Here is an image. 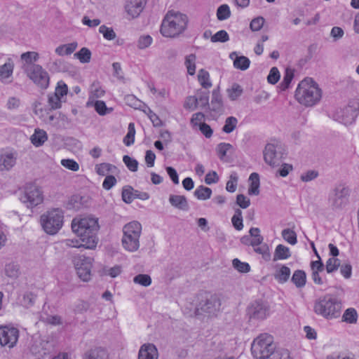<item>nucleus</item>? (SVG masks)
<instances>
[{
	"label": "nucleus",
	"instance_id": "obj_1",
	"mask_svg": "<svg viewBox=\"0 0 359 359\" xmlns=\"http://www.w3.org/2000/svg\"><path fill=\"white\" fill-rule=\"evenodd\" d=\"M72 229L83 243L84 248L93 250L96 248L100 230L97 217L89 215L75 217L72 222Z\"/></svg>",
	"mask_w": 359,
	"mask_h": 359
},
{
	"label": "nucleus",
	"instance_id": "obj_2",
	"mask_svg": "<svg viewBox=\"0 0 359 359\" xmlns=\"http://www.w3.org/2000/svg\"><path fill=\"white\" fill-rule=\"evenodd\" d=\"M294 97L300 104L313 107L320 102L322 90L312 78L306 77L298 84L294 92Z\"/></svg>",
	"mask_w": 359,
	"mask_h": 359
},
{
	"label": "nucleus",
	"instance_id": "obj_3",
	"mask_svg": "<svg viewBox=\"0 0 359 359\" xmlns=\"http://www.w3.org/2000/svg\"><path fill=\"white\" fill-rule=\"evenodd\" d=\"M187 22L188 18L186 15L170 11L162 21L160 32L165 37L174 38L184 32Z\"/></svg>",
	"mask_w": 359,
	"mask_h": 359
},
{
	"label": "nucleus",
	"instance_id": "obj_4",
	"mask_svg": "<svg viewBox=\"0 0 359 359\" xmlns=\"http://www.w3.org/2000/svg\"><path fill=\"white\" fill-rule=\"evenodd\" d=\"M313 311L328 320L337 318L341 314V303L332 295L325 294L315 302Z\"/></svg>",
	"mask_w": 359,
	"mask_h": 359
},
{
	"label": "nucleus",
	"instance_id": "obj_5",
	"mask_svg": "<svg viewBox=\"0 0 359 359\" xmlns=\"http://www.w3.org/2000/svg\"><path fill=\"white\" fill-rule=\"evenodd\" d=\"M276 345L272 335L262 333L251 344V353L255 359H267L274 353Z\"/></svg>",
	"mask_w": 359,
	"mask_h": 359
},
{
	"label": "nucleus",
	"instance_id": "obj_6",
	"mask_svg": "<svg viewBox=\"0 0 359 359\" xmlns=\"http://www.w3.org/2000/svg\"><path fill=\"white\" fill-rule=\"evenodd\" d=\"M40 223L46 233L55 235L63 226L64 212L60 208L49 210L41 215Z\"/></svg>",
	"mask_w": 359,
	"mask_h": 359
},
{
	"label": "nucleus",
	"instance_id": "obj_7",
	"mask_svg": "<svg viewBox=\"0 0 359 359\" xmlns=\"http://www.w3.org/2000/svg\"><path fill=\"white\" fill-rule=\"evenodd\" d=\"M122 245L128 252H135L140 247L142 225L137 221L126 224L123 228Z\"/></svg>",
	"mask_w": 359,
	"mask_h": 359
},
{
	"label": "nucleus",
	"instance_id": "obj_8",
	"mask_svg": "<svg viewBox=\"0 0 359 359\" xmlns=\"http://www.w3.org/2000/svg\"><path fill=\"white\" fill-rule=\"evenodd\" d=\"M20 200L28 208H34L43 203V192L35 184L29 183L22 189Z\"/></svg>",
	"mask_w": 359,
	"mask_h": 359
},
{
	"label": "nucleus",
	"instance_id": "obj_9",
	"mask_svg": "<svg viewBox=\"0 0 359 359\" xmlns=\"http://www.w3.org/2000/svg\"><path fill=\"white\" fill-rule=\"evenodd\" d=\"M93 259L90 257L79 256L74 260L76 273L83 281H88L91 277Z\"/></svg>",
	"mask_w": 359,
	"mask_h": 359
},
{
	"label": "nucleus",
	"instance_id": "obj_10",
	"mask_svg": "<svg viewBox=\"0 0 359 359\" xmlns=\"http://www.w3.org/2000/svg\"><path fill=\"white\" fill-rule=\"evenodd\" d=\"M19 338V330L8 326H0V344L8 348L14 347Z\"/></svg>",
	"mask_w": 359,
	"mask_h": 359
},
{
	"label": "nucleus",
	"instance_id": "obj_11",
	"mask_svg": "<svg viewBox=\"0 0 359 359\" xmlns=\"http://www.w3.org/2000/svg\"><path fill=\"white\" fill-rule=\"evenodd\" d=\"M27 74L39 87L46 89L49 85V76L43 69H29Z\"/></svg>",
	"mask_w": 359,
	"mask_h": 359
},
{
	"label": "nucleus",
	"instance_id": "obj_12",
	"mask_svg": "<svg viewBox=\"0 0 359 359\" xmlns=\"http://www.w3.org/2000/svg\"><path fill=\"white\" fill-rule=\"evenodd\" d=\"M269 308L262 301H255L248 308L250 318L263 320L269 315Z\"/></svg>",
	"mask_w": 359,
	"mask_h": 359
},
{
	"label": "nucleus",
	"instance_id": "obj_13",
	"mask_svg": "<svg viewBox=\"0 0 359 359\" xmlns=\"http://www.w3.org/2000/svg\"><path fill=\"white\" fill-rule=\"evenodd\" d=\"M146 2V0H126V11L132 18H137L142 12Z\"/></svg>",
	"mask_w": 359,
	"mask_h": 359
},
{
	"label": "nucleus",
	"instance_id": "obj_14",
	"mask_svg": "<svg viewBox=\"0 0 359 359\" xmlns=\"http://www.w3.org/2000/svg\"><path fill=\"white\" fill-rule=\"evenodd\" d=\"M291 275L290 269L285 264H278L275 266L273 274L274 279L280 284H284L288 281Z\"/></svg>",
	"mask_w": 359,
	"mask_h": 359
},
{
	"label": "nucleus",
	"instance_id": "obj_15",
	"mask_svg": "<svg viewBox=\"0 0 359 359\" xmlns=\"http://www.w3.org/2000/svg\"><path fill=\"white\" fill-rule=\"evenodd\" d=\"M158 351L153 344H144L140 349L138 359H157Z\"/></svg>",
	"mask_w": 359,
	"mask_h": 359
},
{
	"label": "nucleus",
	"instance_id": "obj_16",
	"mask_svg": "<svg viewBox=\"0 0 359 359\" xmlns=\"http://www.w3.org/2000/svg\"><path fill=\"white\" fill-rule=\"evenodd\" d=\"M224 107L223 100L222 94L220 93L219 88L214 89L212 93V100L210 103V110L220 113L222 111Z\"/></svg>",
	"mask_w": 359,
	"mask_h": 359
},
{
	"label": "nucleus",
	"instance_id": "obj_17",
	"mask_svg": "<svg viewBox=\"0 0 359 359\" xmlns=\"http://www.w3.org/2000/svg\"><path fill=\"white\" fill-rule=\"evenodd\" d=\"M83 359H109V355L106 349L96 347L86 351Z\"/></svg>",
	"mask_w": 359,
	"mask_h": 359
},
{
	"label": "nucleus",
	"instance_id": "obj_18",
	"mask_svg": "<svg viewBox=\"0 0 359 359\" xmlns=\"http://www.w3.org/2000/svg\"><path fill=\"white\" fill-rule=\"evenodd\" d=\"M264 158L266 163L274 166L278 163L276 146L273 144H267L264 151Z\"/></svg>",
	"mask_w": 359,
	"mask_h": 359
},
{
	"label": "nucleus",
	"instance_id": "obj_19",
	"mask_svg": "<svg viewBox=\"0 0 359 359\" xmlns=\"http://www.w3.org/2000/svg\"><path fill=\"white\" fill-rule=\"evenodd\" d=\"M249 188L248 193L249 195H258L259 194L260 180L259 176L257 172H252L249 177Z\"/></svg>",
	"mask_w": 359,
	"mask_h": 359
},
{
	"label": "nucleus",
	"instance_id": "obj_20",
	"mask_svg": "<svg viewBox=\"0 0 359 359\" xmlns=\"http://www.w3.org/2000/svg\"><path fill=\"white\" fill-rule=\"evenodd\" d=\"M95 172L98 175L107 176L110 173H115L117 170V168L109 163H101L95 165Z\"/></svg>",
	"mask_w": 359,
	"mask_h": 359
},
{
	"label": "nucleus",
	"instance_id": "obj_21",
	"mask_svg": "<svg viewBox=\"0 0 359 359\" xmlns=\"http://www.w3.org/2000/svg\"><path fill=\"white\" fill-rule=\"evenodd\" d=\"M294 76V69H285L283 81L278 86L279 91H285L289 88Z\"/></svg>",
	"mask_w": 359,
	"mask_h": 359
},
{
	"label": "nucleus",
	"instance_id": "obj_22",
	"mask_svg": "<svg viewBox=\"0 0 359 359\" xmlns=\"http://www.w3.org/2000/svg\"><path fill=\"white\" fill-rule=\"evenodd\" d=\"M291 257L290 248L282 244H279L276 247L273 261L285 260Z\"/></svg>",
	"mask_w": 359,
	"mask_h": 359
},
{
	"label": "nucleus",
	"instance_id": "obj_23",
	"mask_svg": "<svg viewBox=\"0 0 359 359\" xmlns=\"http://www.w3.org/2000/svg\"><path fill=\"white\" fill-rule=\"evenodd\" d=\"M47 139L46 132L39 128L35 129L34 134L30 137L31 142L35 147L41 146Z\"/></svg>",
	"mask_w": 359,
	"mask_h": 359
},
{
	"label": "nucleus",
	"instance_id": "obj_24",
	"mask_svg": "<svg viewBox=\"0 0 359 359\" xmlns=\"http://www.w3.org/2000/svg\"><path fill=\"white\" fill-rule=\"evenodd\" d=\"M291 281L298 288L304 287L306 283V275L303 270H296L294 271Z\"/></svg>",
	"mask_w": 359,
	"mask_h": 359
},
{
	"label": "nucleus",
	"instance_id": "obj_25",
	"mask_svg": "<svg viewBox=\"0 0 359 359\" xmlns=\"http://www.w3.org/2000/svg\"><path fill=\"white\" fill-rule=\"evenodd\" d=\"M170 204L180 210H187L188 203L185 196L180 195H170L169 198Z\"/></svg>",
	"mask_w": 359,
	"mask_h": 359
},
{
	"label": "nucleus",
	"instance_id": "obj_26",
	"mask_svg": "<svg viewBox=\"0 0 359 359\" xmlns=\"http://www.w3.org/2000/svg\"><path fill=\"white\" fill-rule=\"evenodd\" d=\"M78 46L77 42L62 44L55 48V53L60 56L71 55L76 49Z\"/></svg>",
	"mask_w": 359,
	"mask_h": 359
},
{
	"label": "nucleus",
	"instance_id": "obj_27",
	"mask_svg": "<svg viewBox=\"0 0 359 359\" xmlns=\"http://www.w3.org/2000/svg\"><path fill=\"white\" fill-rule=\"evenodd\" d=\"M39 59V55L34 51H28L23 53L20 55V60L23 62V65L32 66Z\"/></svg>",
	"mask_w": 359,
	"mask_h": 359
},
{
	"label": "nucleus",
	"instance_id": "obj_28",
	"mask_svg": "<svg viewBox=\"0 0 359 359\" xmlns=\"http://www.w3.org/2000/svg\"><path fill=\"white\" fill-rule=\"evenodd\" d=\"M229 57L233 60L234 67H249L250 61L245 56H238L236 52L230 54Z\"/></svg>",
	"mask_w": 359,
	"mask_h": 359
},
{
	"label": "nucleus",
	"instance_id": "obj_29",
	"mask_svg": "<svg viewBox=\"0 0 359 359\" xmlns=\"http://www.w3.org/2000/svg\"><path fill=\"white\" fill-rule=\"evenodd\" d=\"M198 80L201 86L205 89H209L212 84L210 79L209 73L204 69H201L198 74Z\"/></svg>",
	"mask_w": 359,
	"mask_h": 359
},
{
	"label": "nucleus",
	"instance_id": "obj_30",
	"mask_svg": "<svg viewBox=\"0 0 359 359\" xmlns=\"http://www.w3.org/2000/svg\"><path fill=\"white\" fill-rule=\"evenodd\" d=\"M0 161L2 162V165L6 170L12 168L15 163V157L11 152H6L1 154Z\"/></svg>",
	"mask_w": 359,
	"mask_h": 359
},
{
	"label": "nucleus",
	"instance_id": "obj_31",
	"mask_svg": "<svg viewBox=\"0 0 359 359\" xmlns=\"http://www.w3.org/2000/svg\"><path fill=\"white\" fill-rule=\"evenodd\" d=\"M212 190L209 187L204 186H199L194 191V196L198 200H207L211 197Z\"/></svg>",
	"mask_w": 359,
	"mask_h": 359
},
{
	"label": "nucleus",
	"instance_id": "obj_32",
	"mask_svg": "<svg viewBox=\"0 0 359 359\" xmlns=\"http://www.w3.org/2000/svg\"><path fill=\"white\" fill-rule=\"evenodd\" d=\"M135 128L134 123H130L128 127V133L123 138V143L126 146L130 147L135 142Z\"/></svg>",
	"mask_w": 359,
	"mask_h": 359
},
{
	"label": "nucleus",
	"instance_id": "obj_33",
	"mask_svg": "<svg viewBox=\"0 0 359 359\" xmlns=\"http://www.w3.org/2000/svg\"><path fill=\"white\" fill-rule=\"evenodd\" d=\"M342 319L347 323H355L358 319L356 310L353 308L347 309L343 314Z\"/></svg>",
	"mask_w": 359,
	"mask_h": 359
},
{
	"label": "nucleus",
	"instance_id": "obj_34",
	"mask_svg": "<svg viewBox=\"0 0 359 359\" xmlns=\"http://www.w3.org/2000/svg\"><path fill=\"white\" fill-rule=\"evenodd\" d=\"M205 115L201 112H197L192 115L190 124L193 128H199L202 124L205 123Z\"/></svg>",
	"mask_w": 359,
	"mask_h": 359
},
{
	"label": "nucleus",
	"instance_id": "obj_35",
	"mask_svg": "<svg viewBox=\"0 0 359 359\" xmlns=\"http://www.w3.org/2000/svg\"><path fill=\"white\" fill-rule=\"evenodd\" d=\"M231 222L233 227L238 230L241 231L243 228V216L242 211L240 209H236L235 210V213L231 218Z\"/></svg>",
	"mask_w": 359,
	"mask_h": 359
},
{
	"label": "nucleus",
	"instance_id": "obj_36",
	"mask_svg": "<svg viewBox=\"0 0 359 359\" xmlns=\"http://www.w3.org/2000/svg\"><path fill=\"white\" fill-rule=\"evenodd\" d=\"M228 97L231 100H236L243 93V88L237 83H234L230 88L226 90Z\"/></svg>",
	"mask_w": 359,
	"mask_h": 359
},
{
	"label": "nucleus",
	"instance_id": "obj_37",
	"mask_svg": "<svg viewBox=\"0 0 359 359\" xmlns=\"http://www.w3.org/2000/svg\"><path fill=\"white\" fill-rule=\"evenodd\" d=\"M74 57L79 60L81 63H87L90 60L91 52L88 48L84 47L76 53Z\"/></svg>",
	"mask_w": 359,
	"mask_h": 359
},
{
	"label": "nucleus",
	"instance_id": "obj_38",
	"mask_svg": "<svg viewBox=\"0 0 359 359\" xmlns=\"http://www.w3.org/2000/svg\"><path fill=\"white\" fill-rule=\"evenodd\" d=\"M231 11L227 4H222L217 10V18L219 20H225L230 18Z\"/></svg>",
	"mask_w": 359,
	"mask_h": 359
},
{
	"label": "nucleus",
	"instance_id": "obj_39",
	"mask_svg": "<svg viewBox=\"0 0 359 359\" xmlns=\"http://www.w3.org/2000/svg\"><path fill=\"white\" fill-rule=\"evenodd\" d=\"M99 32L102 34L103 37L109 41L114 40L116 37V34L112 27H107L104 25L99 27Z\"/></svg>",
	"mask_w": 359,
	"mask_h": 359
},
{
	"label": "nucleus",
	"instance_id": "obj_40",
	"mask_svg": "<svg viewBox=\"0 0 359 359\" xmlns=\"http://www.w3.org/2000/svg\"><path fill=\"white\" fill-rule=\"evenodd\" d=\"M94 107L96 112L100 116L106 115L113 111V109L108 108L102 100H97L94 104Z\"/></svg>",
	"mask_w": 359,
	"mask_h": 359
},
{
	"label": "nucleus",
	"instance_id": "obj_41",
	"mask_svg": "<svg viewBox=\"0 0 359 359\" xmlns=\"http://www.w3.org/2000/svg\"><path fill=\"white\" fill-rule=\"evenodd\" d=\"M283 239L290 245H295L297 243L296 233L290 229H284L282 231Z\"/></svg>",
	"mask_w": 359,
	"mask_h": 359
},
{
	"label": "nucleus",
	"instance_id": "obj_42",
	"mask_svg": "<svg viewBox=\"0 0 359 359\" xmlns=\"http://www.w3.org/2000/svg\"><path fill=\"white\" fill-rule=\"evenodd\" d=\"M237 123L238 120L236 118L233 116L228 117L225 121L222 130L226 133H230L236 128Z\"/></svg>",
	"mask_w": 359,
	"mask_h": 359
},
{
	"label": "nucleus",
	"instance_id": "obj_43",
	"mask_svg": "<svg viewBox=\"0 0 359 359\" xmlns=\"http://www.w3.org/2000/svg\"><path fill=\"white\" fill-rule=\"evenodd\" d=\"M340 266V260L337 258L331 257L329 258L325 264L326 271L328 273H332L337 271Z\"/></svg>",
	"mask_w": 359,
	"mask_h": 359
},
{
	"label": "nucleus",
	"instance_id": "obj_44",
	"mask_svg": "<svg viewBox=\"0 0 359 359\" xmlns=\"http://www.w3.org/2000/svg\"><path fill=\"white\" fill-rule=\"evenodd\" d=\"M197 98L198 105L201 108H205L208 106L209 102V93L208 92H203L201 90H197Z\"/></svg>",
	"mask_w": 359,
	"mask_h": 359
},
{
	"label": "nucleus",
	"instance_id": "obj_45",
	"mask_svg": "<svg viewBox=\"0 0 359 359\" xmlns=\"http://www.w3.org/2000/svg\"><path fill=\"white\" fill-rule=\"evenodd\" d=\"M255 251L257 253L262 255V258L265 261H269L271 259V253L269 248L266 244L259 245L254 248Z\"/></svg>",
	"mask_w": 359,
	"mask_h": 359
},
{
	"label": "nucleus",
	"instance_id": "obj_46",
	"mask_svg": "<svg viewBox=\"0 0 359 359\" xmlns=\"http://www.w3.org/2000/svg\"><path fill=\"white\" fill-rule=\"evenodd\" d=\"M61 165L65 168L76 172L79 170V164L74 159L64 158L60 161Z\"/></svg>",
	"mask_w": 359,
	"mask_h": 359
},
{
	"label": "nucleus",
	"instance_id": "obj_47",
	"mask_svg": "<svg viewBox=\"0 0 359 359\" xmlns=\"http://www.w3.org/2000/svg\"><path fill=\"white\" fill-rule=\"evenodd\" d=\"M313 248L314 252L318 259L316 261H312L311 262V269L312 270V272H316V271L321 272L324 269V265H323V262H321L320 257L318 255L317 250H316L314 246H313Z\"/></svg>",
	"mask_w": 359,
	"mask_h": 359
},
{
	"label": "nucleus",
	"instance_id": "obj_48",
	"mask_svg": "<svg viewBox=\"0 0 359 359\" xmlns=\"http://www.w3.org/2000/svg\"><path fill=\"white\" fill-rule=\"evenodd\" d=\"M237 183H238V177L236 173H232L230 177L229 180L226 182V189L227 191L233 193L236 190L237 187Z\"/></svg>",
	"mask_w": 359,
	"mask_h": 359
},
{
	"label": "nucleus",
	"instance_id": "obj_49",
	"mask_svg": "<svg viewBox=\"0 0 359 359\" xmlns=\"http://www.w3.org/2000/svg\"><path fill=\"white\" fill-rule=\"evenodd\" d=\"M123 161L130 171L135 172L137 170L138 162L135 158H133L128 155H125L123 158Z\"/></svg>",
	"mask_w": 359,
	"mask_h": 359
},
{
	"label": "nucleus",
	"instance_id": "obj_50",
	"mask_svg": "<svg viewBox=\"0 0 359 359\" xmlns=\"http://www.w3.org/2000/svg\"><path fill=\"white\" fill-rule=\"evenodd\" d=\"M229 40L228 33L225 30H220L211 37L212 42H226Z\"/></svg>",
	"mask_w": 359,
	"mask_h": 359
},
{
	"label": "nucleus",
	"instance_id": "obj_51",
	"mask_svg": "<svg viewBox=\"0 0 359 359\" xmlns=\"http://www.w3.org/2000/svg\"><path fill=\"white\" fill-rule=\"evenodd\" d=\"M233 266L238 271L241 273H247L250 270V266L248 263L242 262L237 258L233 260Z\"/></svg>",
	"mask_w": 359,
	"mask_h": 359
},
{
	"label": "nucleus",
	"instance_id": "obj_52",
	"mask_svg": "<svg viewBox=\"0 0 359 359\" xmlns=\"http://www.w3.org/2000/svg\"><path fill=\"white\" fill-rule=\"evenodd\" d=\"M68 93L67 85L62 81H60L57 83L54 94L62 99Z\"/></svg>",
	"mask_w": 359,
	"mask_h": 359
},
{
	"label": "nucleus",
	"instance_id": "obj_53",
	"mask_svg": "<svg viewBox=\"0 0 359 359\" xmlns=\"http://www.w3.org/2000/svg\"><path fill=\"white\" fill-rule=\"evenodd\" d=\"M134 283L141 285L144 287H147L151 285V279L149 275L147 274H139L136 276L133 279Z\"/></svg>",
	"mask_w": 359,
	"mask_h": 359
},
{
	"label": "nucleus",
	"instance_id": "obj_54",
	"mask_svg": "<svg viewBox=\"0 0 359 359\" xmlns=\"http://www.w3.org/2000/svg\"><path fill=\"white\" fill-rule=\"evenodd\" d=\"M198 107V98L196 96H188L184 104V107L189 111L195 110Z\"/></svg>",
	"mask_w": 359,
	"mask_h": 359
},
{
	"label": "nucleus",
	"instance_id": "obj_55",
	"mask_svg": "<svg viewBox=\"0 0 359 359\" xmlns=\"http://www.w3.org/2000/svg\"><path fill=\"white\" fill-rule=\"evenodd\" d=\"M153 39L149 35L141 36L137 41V46L140 49L148 48L152 43Z\"/></svg>",
	"mask_w": 359,
	"mask_h": 359
},
{
	"label": "nucleus",
	"instance_id": "obj_56",
	"mask_svg": "<svg viewBox=\"0 0 359 359\" xmlns=\"http://www.w3.org/2000/svg\"><path fill=\"white\" fill-rule=\"evenodd\" d=\"M264 23V18L263 17H257L254 18L250 24V27L253 32H257L260 30Z\"/></svg>",
	"mask_w": 359,
	"mask_h": 359
},
{
	"label": "nucleus",
	"instance_id": "obj_57",
	"mask_svg": "<svg viewBox=\"0 0 359 359\" xmlns=\"http://www.w3.org/2000/svg\"><path fill=\"white\" fill-rule=\"evenodd\" d=\"M5 271L8 276L14 278L18 276L19 268L16 264L10 263L6 265Z\"/></svg>",
	"mask_w": 359,
	"mask_h": 359
},
{
	"label": "nucleus",
	"instance_id": "obj_58",
	"mask_svg": "<svg viewBox=\"0 0 359 359\" xmlns=\"http://www.w3.org/2000/svg\"><path fill=\"white\" fill-rule=\"evenodd\" d=\"M117 182L116 177L111 175H107L102 182V187L105 190L111 189Z\"/></svg>",
	"mask_w": 359,
	"mask_h": 359
},
{
	"label": "nucleus",
	"instance_id": "obj_59",
	"mask_svg": "<svg viewBox=\"0 0 359 359\" xmlns=\"http://www.w3.org/2000/svg\"><path fill=\"white\" fill-rule=\"evenodd\" d=\"M280 79V74L278 69H271L267 76V81L271 84H276Z\"/></svg>",
	"mask_w": 359,
	"mask_h": 359
},
{
	"label": "nucleus",
	"instance_id": "obj_60",
	"mask_svg": "<svg viewBox=\"0 0 359 359\" xmlns=\"http://www.w3.org/2000/svg\"><path fill=\"white\" fill-rule=\"evenodd\" d=\"M237 205L243 209L248 208L250 205V200L243 194H238L236 196Z\"/></svg>",
	"mask_w": 359,
	"mask_h": 359
},
{
	"label": "nucleus",
	"instance_id": "obj_61",
	"mask_svg": "<svg viewBox=\"0 0 359 359\" xmlns=\"http://www.w3.org/2000/svg\"><path fill=\"white\" fill-rule=\"evenodd\" d=\"M62 98L53 94L48 97V103L52 109H57L60 108Z\"/></svg>",
	"mask_w": 359,
	"mask_h": 359
},
{
	"label": "nucleus",
	"instance_id": "obj_62",
	"mask_svg": "<svg viewBox=\"0 0 359 359\" xmlns=\"http://www.w3.org/2000/svg\"><path fill=\"white\" fill-rule=\"evenodd\" d=\"M13 74V69H0V79L2 82L8 83L11 81Z\"/></svg>",
	"mask_w": 359,
	"mask_h": 359
},
{
	"label": "nucleus",
	"instance_id": "obj_63",
	"mask_svg": "<svg viewBox=\"0 0 359 359\" xmlns=\"http://www.w3.org/2000/svg\"><path fill=\"white\" fill-rule=\"evenodd\" d=\"M273 359H292L290 353L287 349L280 348L274 351Z\"/></svg>",
	"mask_w": 359,
	"mask_h": 359
},
{
	"label": "nucleus",
	"instance_id": "obj_64",
	"mask_svg": "<svg viewBox=\"0 0 359 359\" xmlns=\"http://www.w3.org/2000/svg\"><path fill=\"white\" fill-rule=\"evenodd\" d=\"M231 148V145L228 143H220L217 147V153L221 158L226 155V152Z\"/></svg>",
	"mask_w": 359,
	"mask_h": 359
}]
</instances>
